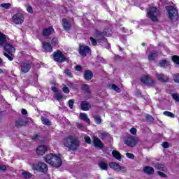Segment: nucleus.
<instances>
[{
    "label": "nucleus",
    "instance_id": "nucleus-54",
    "mask_svg": "<svg viewBox=\"0 0 179 179\" xmlns=\"http://www.w3.org/2000/svg\"><path fill=\"white\" fill-rule=\"evenodd\" d=\"M130 132L131 135H136V132H137L136 128H134V127L131 128L130 129Z\"/></svg>",
    "mask_w": 179,
    "mask_h": 179
},
{
    "label": "nucleus",
    "instance_id": "nucleus-37",
    "mask_svg": "<svg viewBox=\"0 0 179 179\" xmlns=\"http://www.w3.org/2000/svg\"><path fill=\"white\" fill-rule=\"evenodd\" d=\"M22 176L23 177V178L29 179L30 178V177H31V173L29 171H24L22 173Z\"/></svg>",
    "mask_w": 179,
    "mask_h": 179
},
{
    "label": "nucleus",
    "instance_id": "nucleus-15",
    "mask_svg": "<svg viewBox=\"0 0 179 179\" xmlns=\"http://www.w3.org/2000/svg\"><path fill=\"white\" fill-rule=\"evenodd\" d=\"M156 78L159 82H162V83H169V82H170V78L166 74L157 73Z\"/></svg>",
    "mask_w": 179,
    "mask_h": 179
},
{
    "label": "nucleus",
    "instance_id": "nucleus-52",
    "mask_svg": "<svg viewBox=\"0 0 179 179\" xmlns=\"http://www.w3.org/2000/svg\"><path fill=\"white\" fill-rule=\"evenodd\" d=\"M126 156L128 157V159H135V155H134L132 153L127 152Z\"/></svg>",
    "mask_w": 179,
    "mask_h": 179
},
{
    "label": "nucleus",
    "instance_id": "nucleus-53",
    "mask_svg": "<svg viewBox=\"0 0 179 179\" xmlns=\"http://www.w3.org/2000/svg\"><path fill=\"white\" fill-rule=\"evenodd\" d=\"M62 90H63L64 93H66V94H68L69 93V88L68 87H66V85L63 87Z\"/></svg>",
    "mask_w": 179,
    "mask_h": 179
},
{
    "label": "nucleus",
    "instance_id": "nucleus-2",
    "mask_svg": "<svg viewBox=\"0 0 179 179\" xmlns=\"http://www.w3.org/2000/svg\"><path fill=\"white\" fill-rule=\"evenodd\" d=\"M63 145L69 152H76L80 148V141L77 137L69 135L63 139Z\"/></svg>",
    "mask_w": 179,
    "mask_h": 179
},
{
    "label": "nucleus",
    "instance_id": "nucleus-36",
    "mask_svg": "<svg viewBox=\"0 0 179 179\" xmlns=\"http://www.w3.org/2000/svg\"><path fill=\"white\" fill-rule=\"evenodd\" d=\"M171 60L176 65H179V56L178 55H173L171 57Z\"/></svg>",
    "mask_w": 179,
    "mask_h": 179
},
{
    "label": "nucleus",
    "instance_id": "nucleus-55",
    "mask_svg": "<svg viewBox=\"0 0 179 179\" xmlns=\"http://www.w3.org/2000/svg\"><path fill=\"white\" fill-rule=\"evenodd\" d=\"M27 10L29 13H33V7H31V6H28L27 7Z\"/></svg>",
    "mask_w": 179,
    "mask_h": 179
},
{
    "label": "nucleus",
    "instance_id": "nucleus-45",
    "mask_svg": "<svg viewBox=\"0 0 179 179\" xmlns=\"http://www.w3.org/2000/svg\"><path fill=\"white\" fill-rule=\"evenodd\" d=\"M90 41H91L92 45H94V46L97 45V40H96L94 38H93V37L91 36V37L90 38Z\"/></svg>",
    "mask_w": 179,
    "mask_h": 179
},
{
    "label": "nucleus",
    "instance_id": "nucleus-4",
    "mask_svg": "<svg viewBox=\"0 0 179 179\" xmlns=\"http://www.w3.org/2000/svg\"><path fill=\"white\" fill-rule=\"evenodd\" d=\"M45 162L50 164L52 167H60L62 166V159L61 157L54 154H48L45 157Z\"/></svg>",
    "mask_w": 179,
    "mask_h": 179
},
{
    "label": "nucleus",
    "instance_id": "nucleus-32",
    "mask_svg": "<svg viewBox=\"0 0 179 179\" xmlns=\"http://www.w3.org/2000/svg\"><path fill=\"white\" fill-rule=\"evenodd\" d=\"M59 44V41H58V38L53 37L50 41V45L52 47H57Z\"/></svg>",
    "mask_w": 179,
    "mask_h": 179
},
{
    "label": "nucleus",
    "instance_id": "nucleus-44",
    "mask_svg": "<svg viewBox=\"0 0 179 179\" xmlns=\"http://www.w3.org/2000/svg\"><path fill=\"white\" fill-rule=\"evenodd\" d=\"M84 140L85 141V143H88V145H90L92 143V138H90V136H87L84 138Z\"/></svg>",
    "mask_w": 179,
    "mask_h": 179
},
{
    "label": "nucleus",
    "instance_id": "nucleus-11",
    "mask_svg": "<svg viewBox=\"0 0 179 179\" xmlns=\"http://www.w3.org/2000/svg\"><path fill=\"white\" fill-rule=\"evenodd\" d=\"M140 80L146 86L153 87L155 85V80L149 75H143L141 78Z\"/></svg>",
    "mask_w": 179,
    "mask_h": 179
},
{
    "label": "nucleus",
    "instance_id": "nucleus-62",
    "mask_svg": "<svg viewBox=\"0 0 179 179\" xmlns=\"http://www.w3.org/2000/svg\"><path fill=\"white\" fill-rule=\"evenodd\" d=\"M141 45H143V47H145V45H146V43H141Z\"/></svg>",
    "mask_w": 179,
    "mask_h": 179
},
{
    "label": "nucleus",
    "instance_id": "nucleus-51",
    "mask_svg": "<svg viewBox=\"0 0 179 179\" xmlns=\"http://www.w3.org/2000/svg\"><path fill=\"white\" fill-rule=\"evenodd\" d=\"M172 97L175 99L178 103L179 102V96L178 94H172Z\"/></svg>",
    "mask_w": 179,
    "mask_h": 179
},
{
    "label": "nucleus",
    "instance_id": "nucleus-19",
    "mask_svg": "<svg viewBox=\"0 0 179 179\" xmlns=\"http://www.w3.org/2000/svg\"><path fill=\"white\" fill-rule=\"evenodd\" d=\"M47 150H48L47 145H39L36 148V152L37 155H38L39 156H43Z\"/></svg>",
    "mask_w": 179,
    "mask_h": 179
},
{
    "label": "nucleus",
    "instance_id": "nucleus-38",
    "mask_svg": "<svg viewBox=\"0 0 179 179\" xmlns=\"http://www.w3.org/2000/svg\"><path fill=\"white\" fill-rule=\"evenodd\" d=\"M55 99L59 101V100H62L64 99V95L61 92H57L55 95Z\"/></svg>",
    "mask_w": 179,
    "mask_h": 179
},
{
    "label": "nucleus",
    "instance_id": "nucleus-13",
    "mask_svg": "<svg viewBox=\"0 0 179 179\" xmlns=\"http://www.w3.org/2000/svg\"><path fill=\"white\" fill-rule=\"evenodd\" d=\"M13 22L15 24H22L24 22V17L20 13H16L13 16Z\"/></svg>",
    "mask_w": 179,
    "mask_h": 179
},
{
    "label": "nucleus",
    "instance_id": "nucleus-12",
    "mask_svg": "<svg viewBox=\"0 0 179 179\" xmlns=\"http://www.w3.org/2000/svg\"><path fill=\"white\" fill-rule=\"evenodd\" d=\"M124 143H126L127 146H129V148H134V146H136V145H138V138L133 136H129L126 137L124 140Z\"/></svg>",
    "mask_w": 179,
    "mask_h": 179
},
{
    "label": "nucleus",
    "instance_id": "nucleus-64",
    "mask_svg": "<svg viewBox=\"0 0 179 179\" xmlns=\"http://www.w3.org/2000/svg\"><path fill=\"white\" fill-rule=\"evenodd\" d=\"M52 1H54V0H52Z\"/></svg>",
    "mask_w": 179,
    "mask_h": 179
},
{
    "label": "nucleus",
    "instance_id": "nucleus-34",
    "mask_svg": "<svg viewBox=\"0 0 179 179\" xmlns=\"http://www.w3.org/2000/svg\"><path fill=\"white\" fill-rule=\"evenodd\" d=\"M94 120L96 125H100L101 122H103V120H101V117L96 115L94 117Z\"/></svg>",
    "mask_w": 179,
    "mask_h": 179
},
{
    "label": "nucleus",
    "instance_id": "nucleus-40",
    "mask_svg": "<svg viewBox=\"0 0 179 179\" xmlns=\"http://www.w3.org/2000/svg\"><path fill=\"white\" fill-rule=\"evenodd\" d=\"M8 167H9L8 165H3L0 164V171H2V173H5L6 170H8Z\"/></svg>",
    "mask_w": 179,
    "mask_h": 179
},
{
    "label": "nucleus",
    "instance_id": "nucleus-57",
    "mask_svg": "<svg viewBox=\"0 0 179 179\" xmlns=\"http://www.w3.org/2000/svg\"><path fill=\"white\" fill-rule=\"evenodd\" d=\"M36 139H38V134L34 135L31 138L32 141H36Z\"/></svg>",
    "mask_w": 179,
    "mask_h": 179
},
{
    "label": "nucleus",
    "instance_id": "nucleus-27",
    "mask_svg": "<svg viewBox=\"0 0 179 179\" xmlns=\"http://www.w3.org/2000/svg\"><path fill=\"white\" fill-rule=\"evenodd\" d=\"M81 90H83V92H85L87 94H92V92L90 91V88L89 87V85H87V84L82 85Z\"/></svg>",
    "mask_w": 179,
    "mask_h": 179
},
{
    "label": "nucleus",
    "instance_id": "nucleus-29",
    "mask_svg": "<svg viewBox=\"0 0 179 179\" xmlns=\"http://www.w3.org/2000/svg\"><path fill=\"white\" fill-rule=\"evenodd\" d=\"M80 120H83V121H85V122H87V124H89V125H90V119H89V117H87V115L86 113H80Z\"/></svg>",
    "mask_w": 179,
    "mask_h": 179
},
{
    "label": "nucleus",
    "instance_id": "nucleus-21",
    "mask_svg": "<svg viewBox=\"0 0 179 179\" xmlns=\"http://www.w3.org/2000/svg\"><path fill=\"white\" fill-rule=\"evenodd\" d=\"M62 26L63 29L66 31L71 30V22L68 21L66 18L62 19Z\"/></svg>",
    "mask_w": 179,
    "mask_h": 179
},
{
    "label": "nucleus",
    "instance_id": "nucleus-1",
    "mask_svg": "<svg viewBox=\"0 0 179 179\" xmlns=\"http://www.w3.org/2000/svg\"><path fill=\"white\" fill-rule=\"evenodd\" d=\"M0 45L3 47L5 52H3L4 57L8 59V61H13L15 56L13 54L16 52L15 47L10 43H6V35L2 34L0 31Z\"/></svg>",
    "mask_w": 179,
    "mask_h": 179
},
{
    "label": "nucleus",
    "instance_id": "nucleus-31",
    "mask_svg": "<svg viewBox=\"0 0 179 179\" xmlns=\"http://www.w3.org/2000/svg\"><path fill=\"white\" fill-rule=\"evenodd\" d=\"M98 166L99 167H100V169H101V170H105L106 171H107V170H108V165L107 164V163L101 161L98 163Z\"/></svg>",
    "mask_w": 179,
    "mask_h": 179
},
{
    "label": "nucleus",
    "instance_id": "nucleus-26",
    "mask_svg": "<svg viewBox=\"0 0 179 179\" xmlns=\"http://www.w3.org/2000/svg\"><path fill=\"white\" fill-rule=\"evenodd\" d=\"M22 127H24V120H23V118L20 117L15 120V127L20 128Z\"/></svg>",
    "mask_w": 179,
    "mask_h": 179
},
{
    "label": "nucleus",
    "instance_id": "nucleus-35",
    "mask_svg": "<svg viewBox=\"0 0 179 179\" xmlns=\"http://www.w3.org/2000/svg\"><path fill=\"white\" fill-rule=\"evenodd\" d=\"M164 115H166V117H170L171 118H176V115L174 113L170 112V111H164L163 113Z\"/></svg>",
    "mask_w": 179,
    "mask_h": 179
},
{
    "label": "nucleus",
    "instance_id": "nucleus-47",
    "mask_svg": "<svg viewBox=\"0 0 179 179\" xmlns=\"http://www.w3.org/2000/svg\"><path fill=\"white\" fill-rule=\"evenodd\" d=\"M75 103V100L74 99H70L69 101V107L72 109L73 108V104Z\"/></svg>",
    "mask_w": 179,
    "mask_h": 179
},
{
    "label": "nucleus",
    "instance_id": "nucleus-60",
    "mask_svg": "<svg viewBox=\"0 0 179 179\" xmlns=\"http://www.w3.org/2000/svg\"><path fill=\"white\" fill-rule=\"evenodd\" d=\"M2 73H3V70H2L1 69H0V75H2Z\"/></svg>",
    "mask_w": 179,
    "mask_h": 179
},
{
    "label": "nucleus",
    "instance_id": "nucleus-14",
    "mask_svg": "<svg viewBox=\"0 0 179 179\" xmlns=\"http://www.w3.org/2000/svg\"><path fill=\"white\" fill-rule=\"evenodd\" d=\"M52 33H55V30L52 26L44 28L42 31V35L43 37H50Z\"/></svg>",
    "mask_w": 179,
    "mask_h": 179
},
{
    "label": "nucleus",
    "instance_id": "nucleus-41",
    "mask_svg": "<svg viewBox=\"0 0 179 179\" xmlns=\"http://www.w3.org/2000/svg\"><path fill=\"white\" fill-rule=\"evenodd\" d=\"M145 120H147V121H150V122H153L155 121V117H153V116L148 114L145 115Z\"/></svg>",
    "mask_w": 179,
    "mask_h": 179
},
{
    "label": "nucleus",
    "instance_id": "nucleus-6",
    "mask_svg": "<svg viewBox=\"0 0 179 179\" xmlns=\"http://www.w3.org/2000/svg\"><path fill=\"white\" fill-rule=\"evenodd\" d=\"M166 9L168 12V18L171 22H174L178 20V10L174 6H166Z\"/></svg>",
    "mask_w": 179,
    "mask_h": 179
},
{
    "label": "nucleus",
    "instance_id": "nucleus-49",
    "mask_svg": "<svg viewBox=\"0 0 179 179\" xmlns=\"http://www.w3.org/2000/svg\"><path fill=\"white\" fill-rule=\"evenodd\" d=\"M162 147L164 148V149H169V148H170V145L169 144V142L164 141L162 143Z\"/></svg>",
    "mask_w": 179,
    "mask_h": 179
},
{
    "label": "nucleus",
    "instance_id": "nucleus-20",
    "mask_svg": "<svg viewBox=\"0 0 179 179\" xmlns=\"http://www.w3.org/2000/svg\"><path fill=\"white\" fill-rule=\"evenodd\" d=\"M80 107L83 111H89V109L92 108V105L87 101H83L80 103Z\"/></svg>",
    "mask_w": 179,
    "mask_h": 179
},
{
    "label": "nucleus",
    "instance_id": "nucleus-58",
    "mask_svg": "<svg viewBox=\"0 0 179 179\" xmlns=\"http://www.w3.org/2000/svg\"><path fill=\"white\" fill-rule=\"evenodd\" d=\"M21 113L22 115H26V114H27V110L26 109H22Z\"/></svg>",
    "mask_w": 179,
    "mask_h": 179
},
{
    "label": "nucleus",
    "instance_id": "nucleus-30",
    "mask_svg": "<svg viewBox=\"0 0 179 179\" xmlns=\"http://www.w3.org/2000/svg\"><path fill=\"white\" fill-rule=\"evenodd\" d=\"M41 121L43 125H47L48 127H51V121L48 120V118L42 116L41 118Z\"/></svg>",
    "mask_w": 179,
    "mask_h": 179
},
{
    "label": "nucleus",
    "instance_id": "nucleus-23",
    "mask_svg": "<svg viewBox=\"0 0 179 179\" xmlns=\"http://www.w3.org/2000/svg\"><path fill=\"white\" fill-rule=\"evenodd\" d=\"M109 166L110 169H113V170L117 171V170H122L124 167L120 166L118 163L117 162H110L109 163Z\"/></svg>",
    "mask_w": 179,
    "mask_h": 179
},
{
    "label": "nucleus",
    "instance_id": "nucleus-24",
    "mask_svg": "<svg viewBox=\"0 0 179 179\" xmlns=\"http://www.w3.org/2000/svg\"><path fill=\"white\" fill-rule=\"evenodd\" d=\"M159 66H161V68H169V66H170L171 64H170V61H169V60L162 59L159 61Z\"/></svg>",
    "mask_w": 179,
    "mask_h": 179
},
{
    "label": "nucleus",
    "instance_id": "nucleus-43",
    "mask_svg": "<svg viewBox=\"0 0 179 179\" xmlns=\"http://www.w3.org/2000/svg\"><path fill=\"white\" fill-rule=\"evenodd\" d=\"M1 8H4V9H10V3H3L1 4Z\"/></svg>",
    "mask_w": 179,
    "mask_h": 179
},
{
    "label": "nucleus",
    "instance_id": "nucleus-17",
    "mask_svg": "<svg viewBox=\"0 0 179 179\" xmlns=\"http://www.w3.org/2000/svg\"><path fill=\"white\" fill-rule=\"evenodd\" d=\"M42 48L44 50L45 52H52V45L50 42H43Z\"/></svg>",
    "mask_w": 179,
    "mask_h": 179
},
{
    "label": "nucleus",
    "instance_id": "nucleus-50",
    "mask_svg": "<svg viewBox=\"0 0 179 179\" xmlns=\"http://www.w3.org/2000/svg\"><path fill=\"white\" fill-rule=\"evenodd\" d=\"M76 127L78 128V129H81V131H83L84 128H85V126H83V124L78 122L76 124Z\"/></svg>",
    "mask_w": 179,
    "mask_h": 179
},
{
    "label": "nucleus",
    "instance_id": "nucleus-8",
    "mask_svg": "<svg viewBox=\"0 0 179 179\" xmlns=\"http://www.w3.org/2000/svg\"><path fill=\"white\" fill-rule=\"evenodd\" d=\"M78 54L85 58L87 55H92V49L87 45L80 44L78 47Z\"/></svg>",
    "mask_w": 179,
    "mask_h": 179
},
{
    "label": "nucleus",
    "instance_id": "nucleus-25",
    "mask_svg": "<svg viewBox=\"0 0 179 179\" xmlns=\"http://www.w3.org/2000/svg\"><path fill=\"white\" fill-rule=\"evenodd\" d=\"M157 51L152 50L151 52L148 55L149 61H155L156 58H157Z\"/></svg>",
    "mask_w": 179,
    "mask_h": 179
},
{
    "label": "nucleus",
    "instance_id": "nucleus-22",
    "mask_svg": "<svg viewBox=\"0 0 179 179\" xmlns=\"http://www.w3.org/2000/svg\"><path fill=\"white\" fill-rule=\"evenodd\" d=\"M93 78V73L90 70H87L84 72V79L85 80H92Z\"/></svg>",
    "mask_w": 179,
    "mask_h": 179
},
{
    "label": "nucleus",
    "instance_id": "nucleus-48",
    "mask_svg": "<svg viewBox=\"0 0 179 179\" xmlns=\"http://www.w3.org/2000/svg\"><path fill=\"white\" fill-rule=\"evenodd\" d=\"M75 69H76V71H77V72H80V71H83V67H82V66H80V65H76L75 66Z\"/></svg>",
    "mask_w": 179,
    "mask_h": 179
},
{
    "label": "nucleus",
    "instance_id": "nucleus-7",
    "mask_svg": "<svg viewBox=\"0 0 179 179\" xmlns=\"http://www.w3.org/2000/svg\"><path fill=\"white\" fill-rule=\"evenodd\" d=\"M52 57H53L54 61L55 62H58L59 64H63V62H65V61H66V57L59 50L55 51L52 53Z\"/></svg>",
    "mask_w": 179,
    "mask_h": 179
},
{
    "label": "nucleus",
    "instance_id": "nucleus-9",
    "mask_svg": "<svg viewBox=\"0 0 179 179\" xmlns=\"http://www.w3.org/2000/svg\"><path fill=\"white\" fill-rule=\"evenodd\" d=\"M20 69L22 73H27L31 69L33 62H20Z\"/></svg>",
    "mask_w": 179,
    "mask_h": 179
},
{
    "label": "nucleus",
    "instance_id": "nucleus-42",
    "mask_svg": "<svg viewBox=\"0 0 179 179\" xmlns=\"http://www.w3.org/2000/svg\"><path fill=\"white\" fill-rule=\"evenodd\" d=\"M64 73H66V75H67L69 78H73V74H72V71L69 69L65 70Z\"/></svg>",
    "mask_w": 179,
    "mask_h": 179
},
{
    "label": "nucleus",
    "instance_id": "nucleus-10",
    "mask_svg": "<svg viewBox=\"0 0 179 179\" xmlns=\"http://www.w3.org/2000/svg\"><path fill=\"white\" fill-rule=\"evenodd\" d=\"M33 169L43 173V174H47L48 166H47V164L44 162H39L33 165Z\"/></svg>",
    "mask_w": 179,
    "mask_h": 179
},
{
    "label": "nucleus",
    "instance_id": "nucleus-56",
    "mask_svg": "<svg viewBox=\"0 0 179 179\" xmlns=\"http://www.w3.org/2000/svg\"><path fill=\"white\" fill-rule=\"evenodd\" d=\"M52 90L55 92V93H58V88L57 87H52Z\"/></svg>",
    "mask_w": 179,
    "mask_h": 179
},
{
    "label": "nucleus",
    "instance_id": "nucleus-28",
    "mask_svg": "<svg viewBox=\"0 0 179 179\" xmlns=\"http://www.w3.org/2000/svg\"><path fill=\"white\" fill-rule=\"evenodd\" d=\"M112 156L117 160H121V159H122V155L117 150H113L112 152Z\"/></svg>",
    "mask_w": 179,
    "mask_h": 179
},
{
    "label": "nucleus",
    "instance_id": "nucleus-46",
    "mask_svg": "<svg viewBox=\"0 0 179 179\" xmlns=\"http://www.w3.org/2000/svg\"><path fill=\"white\" fill-rule=\"evenodd\" d=\"M157 173L158 176L162 177V178H167V174L160 171H157Z\"/></svg>",
    "mask_w": 179,
    "mask_h": 179
},
{
    "label": "nucleus",
    "instance_id": "nucleus-39",
    "mask_svg": "<svg viewBox=\"0 0 179 179\" xmlns=\"http://www.w3.org/2000/svg\"><path fill=\"white\" fill-rule=\"evenodd\" d=\"M112 89L113 90H115V92H117V93H121V88L115 84L112 85Z\"/></svg>",
    "mask_w": 179,
    "mask_h": 179
},
{
    "label": "nucleus",
    "instance_id": "nucleus-18",
    "mask_svg": "<svg viewBox=\"0 0 179 179\" xmlns=\"http://www.w3.org/2000/svg\"><path fill=\"white\" fill-rule=\"evenodd\" d=\"M143 171L148 176H153V174H155V169L149 166H143Z\"/></svg>",
    "mask_w": 179,
    "mask_h": 179
},
{
    "label": "nucleus",
    "instance_id": "nucleus-59",
    "mask_svg": "<svg viewBox=\"0 0 179 179\" xmlns=\"http://www.w3.org/2000/svg\"><path fill=\"white\" fill-rule=\"evenodd\" d=\"M3 64V60L0 57V66Z\"/></svg>",
    "mask_w": 179,
    "mask_h": 179
},
{
    "label": "nucleus",
    "instance_id": "nucleus-33",
    "mask_svg": "<svg viewBox=\"0 0 179 179\" xmlns=\"http://www.w3.org/2000/svg\"><path fill=\"white\" fill-rule=\"evenodd\" d=\"M155 168L156 169V170H162V171H164V170H166V166L159 162L155 164Z\"/></svg>",
    "mask_w": 179,
    "mask_h": 179
},
{
    "label": "nucleus",
    "instance_id": "nucleus-3",
    "mask_svg": "<svg viewBox=\"0 0 179 179\" xmlns=\"http://www.w3.org/2000/svg\"><path fill=\"white\" fill-rule=\"evenodd\" d=\"M112 34H113V29L108 27L105 28L103 30V31H101L97 29L94 30V35H95V37L98 38L97 39L98 43H107L108 40L106 37H111Z\"/></svg>",
    "mask_w": 179,
    "mask_h": 179
},
{
    "label": "nucleus",
    "instance_id": "nucleus-16",
    "mask_svg": "<svg viewBox=\"0 0 179 179\" xmlns=\"http://www.w3.org/2000/svg\"><path fill=\"white\" fill-rule=\"evenodd\" d=\"M93 144L95 148H99V149H103V148H104V144L101 140L96 136L93 137Z\"/></svg>",
    "mask_w": 179,
    "mask_h": 179
},
{
    "label": "nucleus",
    "instance_id": "nucleus-61",
    "mask_svg": "<svg viewBox=\"0 0 179 179\" xmlns=\"http://www.w3.org/2000/svg\"><path fill=\"white\" fill-rule=\"evenodd\" d=\"M119 50L120 51H122V50H124L122 48H121V46H119Z\"/></svg>",
    "mask_w": 179,
    "mask_h": 179
},
{
    "label": "nucleus",
    "instance_id": "nucleus-5",
    "mask_svg": "<svg viewBox=\"0 0 179 179\" xmlns=\"http://www.w3.org/2000/svg\"><path fill=\"white\" fill-rule=\"evenodd\" d=\"M160 15V10L155 6H151L147 9V17L151 20V22H154L156 23L159 22L158 16Z\"/></svg>",
    "mask_w": 179,
    "mask_h": 179
},
{
    "label": "nucleus",
    "instance_id": "nucleus-63",
    "mask_svg": "<svg viewBox=\"0 0 179 179\" xmlns=\"http://www.w3.org/2000/svg\"><path fill=\"white\" fill-rule=\"evenodd\" d=\"M87 99H90V96H87Z\"/></svg>",
    "mask_w": 179,
    "mask_h": 179
}]
</instances>
